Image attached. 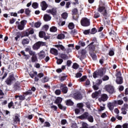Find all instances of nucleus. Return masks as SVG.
<instances>
[{
	"instance_id": "8",
	"label": "nucleus",
	"mask_w": 128,
	"mask_h": 128,
	"mask_svg": "<svg viewBox=\"0 0 128 128\" xmlns=\"http://www.w3.org/2000/svg\"><path fill=\"white\" fill-rule=\"evenodd\" d=\"M26 24V20H22L20 22V24L18 26V28L20 30H22L24 28V26Z\"/></svg>"
},
{
	"instance_id": "34",
	"label": "nucleus",
	"mask_w": 128,
	"mask_h": 128,
	"mask_svg": "<svg viewBox=\"0 0 128 128\" xmlns=\"http://www.w3.org/2000/svg\"><path fill=\"white\" fill-rule=\"evenodd\" d=\"M29 54L30 56H36V52L32 50L30 52Z\"/></svg>"
},
{
	"instance_id": "43",
	"label": "nucleus",
	"mask_w": 128,
	"mask_h": 128,
	"mask_svg": "<svg viewBox=\"0 0 128 128\" xmlns=\"http://www.w3.org/2000/svg\"><path fill=\"white\" fill-rule=\"evenodd\" d=\"M128 104H124L123 107L121 109L128 110Z\"/></svg>"
},
{
	"instance_id": "52",
	"label": "nucleus",
	"mask_w": 128,
	"mask_h": 128,
	"mask_svg": "<svg viewBox=\"0 0 128 128\" xmlns=\"http://www.w3.org/2000/svg\"><path fill=\"white\" fill-rule=\"evenodd\" d=\"M96 28H93L92 29L91 32H90V34H96Z\"/></svg>"
},
{
	"instance_id": "63",
	"label": "nucleus",
	"mask_w": 128,
	"mask_h": 128,
	"mask_svg": "<svg viewBox=\"0 0 128 128\" xmlns=\"http://www.w3.org/2000/svg\"><path fill=\"white\" fill-rule=\"evenodd\" d=\"M32 50V48H30V47H28V48H25V51H26V52H31V50Z\"/></svg>"
},
{
	"instance_id": "45",
	"label": "nucleus",
	"mask_w": 128,
	"mask_h": 128,
	"mask_svg": "<svg viewBox=\"0 0 128 128\" xmlns=\"http://www.w3.org/2000/svg\"><path fill=\"white\" fill-rule=\"evenodd\" d=\"M77 108H84V104L82 103H78L76 105Z\"/></svg>"
},
{
	"instance_id": "5",
	"label": "nucleus",
	"mask_w": 128,
	"mask_h": 128,
	"mask_svg": "<svg viewBox=\"0 0 128 128\" xmlns=\"http://www.w3.org/2000/svg\"><path fill=\"white\" fill-rule=\"evenodd\" d=\"M80 24L82 26H88L90 24V22L88 18H83L80 20Z\"/></svg>"
},
{
	"instance_id": "6",
	"label": "nucleus",
	"mask_w": 128,
	"mask_h": 128,
	"mask_svg": "<svg viewBox=\"0 0 128 128\" xmlns=\"http://www.w3.org/2000/svg\"><path fill=\"white\" fill-rule=\"evenodd\" d=\"M62 98L60 97H58L56 101H55V104H58V106L59 108H60V110H66V106H62L60 103H62Z\"/></svg>"
},
{
	"instance_id": "47",
	"label": "nucleus",
	"mask_w": 128,
	"mask_h": 128,
	"mask_svg": "<svg viewBox=\"0 0 128 128\" xmlns=\"http://www.w3.org/2000/svg\"><path fill=\"white\" fill-rule=\"evenodd\" d=\"M100 13L96 12L94 14V18H100Z\"/></svg>"
},
{
	"instance_id": "3",
	"label": "nucleus",
	"mask_w": 128,
	"mask_h": 128,
	"mask_svg": "<svg viewBox=\"0 0 128 128\" xmlns=\"http://www.w3.org/2000/svg\"><path fill=\"white\" fill-rule=\"evenodd\" d=\"M104 69H100L98 72H95L93 74V78H101L104 74Z\"/></svg>"
},
{
	"instance_id": "14",
	"label": "nucleus",
	"mask_w": 128,
	"mask_h": 128,
	"mask_svg": "<svg viewBox=\"0 0 128 128\" xmlns=\"http://www.w3.org/2000/svg\"><path fill=\"white\" fill-rule=\"evenodd\" d=\"M74 98L75 100H82V94L80 92H76L74 94Z\"/></svg>"
},
{
	"instance_id": "53",
	"label": "nucleus",
	"mask_w": 128,
	"mask_h": 128,
	"mask_svg": "<svg viewBox=\"0 0 128 128\" xmlns=\"http://www.w3.org/2000/svg\"><path fill=\"white\" fill-rule=\"evenodd\" d=\"M14 90H20V85L19 84H16L14 85Z\"/></svg>"
},
{
	"instance_id": "61",
	"label": "nucleus",
	"mask_w": 128,
	"mask_h": 128,
	"mask_svg": "<svg viewBox=\"0 0 128 128\" xmlns=\"http://www.w3.org/2000/svg\"><path fill=\"white\" fill-rule=\"evenodd\" d=\"M72 12L73 14H78V9L74 8V10H72Z\"/></svg>"
},
{
	"instance_id": "9",
	"label": "nucleus",
	"mask_w": 128,
	"mask_h": 128,
	"mask_svg": "<svg viewBox=\"0 0 128 128\" xmlns=\"http://www.w3.org/2000/svg\"><path fill=\"white\" fill-rule=\"evenodd\" d=\"M108 98V96L106 94H102L100 96V98H98V101L101 102H106Z\"/></svg>"
},
{
	"instance_id": "10",
	"label": "nucleus",
	"mask_w": 128,
	"mask_h": 128,
	"mask_svg": "<svg viewBox=\"0 0 128 128\" xmlns=\"http://www.w3.org/2000/svg\"><path fill=\"white\" fill-rule=\"evenodd\" d=\"M124 104V100H114L112 102L113 106H116L118 104L119 106H122Z\"/></svg>"
},
{
	"instance_id": "31",
	"label": "nucleus",
	"mask_w": 128,
	"mask_h": 128,
	"mask_svg": "<svg viewBox=\"0 0 128 128\" xmlns=\"http://www.w3.org/2000/svg\"><path fill=\"white\" fill-rule=\"evenodd\" d=\"M58 30V28L56 26H52L50 28V32H56Z\"/></svg>"
},
{
	"instance_id": "37",
	"label": "nucleus",
	"mask_w": 128,
	"mask_h": 128,
	"mask_svg": "<svg viewBox=\"0 0 128 128\" xmlns=\"http://www.w3.org/2000/svg\"><path fill=\"white\" fill-rule=\"evenodd\" d=\"M42 82H48V78L46 76L42 79Z\"/></svg>"
},
{
	"instance_id": "30",
	"label": "nucleus",
	"mask_w": 128,
	"mask_h": 128,
	"mask_svg": "<svg viewBox=\"0 0 128 128\" xmlns=\"http://www.w3.org/2000/svg\"><path fill=\"white\" fill-rule=\"evenodd\" d=\"M68 28L70 30H72L74 28V24L72 22H70L68 25Z\"/></svg>"
},
{
	"instance_id": "17",
	"label": "nucleus",
	"mask_w": 128,
	"mask_h": 128,
	"mask_svg": "<svg viewBox=\"0 0 128 128\" xmlns=\"http://www.w3.org/2000/svg\"><path fill=\"white\" fill-rule=\"evenodd\" d=\"M116 84H122L124 83V78L122 77H121L120 78H116Z\"/></svg>"
},
{
	"instance_id": "54",
	"label": "nucleus",
	"mask_w": 128,
	"mask_h": 128,
	"mask_svg": "<svg viewBox=\"0 0 128 128\" xmlns=\"http://www.w3.org/2000/svg\"><path fill=\"white\" fill-rule=\"evenodd\" d=\"M48 25H44V26H43L42 27V30H48Z\"/></svg>"
},
{
	"instance_id": "62",
	"label": "nucleus",
	"mask_w": 128,
	"mask_h": 128,
	"mask_svg": "<svg viewBox=\"0 0 128 128\" xmlns=\"http://www.w3.org/2000/svg\"><path fill=\"white\" fill-rule=\"evenodd\" d=\"M90 30H84L83 32V34H90Z\"/></svg>"
},
{
	"instance_id": "58",
	"label": "nucleus",
	"mask_w": 128,
	"mask_h": 128,
	"mask_svg": "<svg viewBox=\"0 0 128 128\" xmlns=\"http://www.w3.org/2000/svg\"><path fill=\"white\" fill-rule=\"evenodd\" d=\"M79 44L80 46H86V43L82 41H80Z\"/></svg>"
},
{
	"instance_id": "35",
	"label": "nucleus",
	"mask_w": 128,
	"mask_h": 128,
	"mask_svg": "<svg viewBox=\"0 0 128 128\" xmlns=\"http://www.w3.org/2000/svg\"><path fill=\"white\" fill-rule=\"evenodd\" d=\"M108 108L109 110L112 112V103L109 102L108 104Z\"/></svg>"
},
{
	"instance_id": "64",
	"label": "nucleus",
	"mask_w": 128,
	"mask_h": 128,
	"mask_svg": "<svg viewBox=\"0 0 128 128\" xmlns=\"http://www.w3.org/2000/svg\"><path fill=\"white\" fill-rule=\"evenodd\" d=\"M122 128H128V123H125L122 125Z\"/></svg>"
},
{
	"instance_id": "25",
	"label": "nucleus",
	"mask_w": 128,
	"mask_h": 128,
	"mask_svg": "<svg viewBox=\"0 0 128 128\" xmlns=\"http://www.w3.org/2000/svg\"><path fill=\"white\" fill-rule=\"evenodd\" d=\"M31 62H38V56H36H36H32Z\"/></svg>"
},
{
	"instance_id": "29",
	"label": "nucleus",
	"mask_w": 128,
	"mask_h": 128,
	"mask_svg": "<svg viewBox=\"0 0 128 128\" xmlns=\"http://www.w3.org/2000/svg\"><path fill=\"white\" fill-rule=\"evenodd\" d=\"M66 106H74V102L72 100H67L66 102Z\"/></svg>"
},
{
	"instance_id": "23",
	"label": "nucleus",
	"mask_w": 128,
	"mask_h": 128,
	"mask_svg": "<svg viewBox=\"0 0 128 128\" xmlns=\"http://www.w3.org/2000/svg\"><path fill=\"white\" fill-rule=\"evenodd\" d=\"M22 42L23 46H26V44H30V40H28V38L23 39Z\"/></svg>"
},
{
	"instance_id": "40",
	"label": "nucleus",
	"mask_w": 128,
	"mask_h": 128,
	"mask_svg": "<svg viewBox=\"0 0 128 128\" xmlns=\"http://www.w3.org/2000/svg\"><path fill=\"white\" fill-rule=\"evenodd\" d=\"M87 77L86 76H82L80 79H79L80 82H84L86 80Z\"/></svg>"
},
{
	"instance_id": "50",
	"label": "nucleus",
	"mask_w": 128,
	"mask_h": 128,
	"mask_svg": "<svg viewBox=\"0 0 128 128\" xmlns=\"http://www.w3.org/2000/svg\"><path fill=\"white\" fill-rule=\"evenodd\" d=\"M118 90H119V91L122 92V90H124V86L122 85L119 86Z\"/></svg>"
},
{
	"instance_id": "18",
	"label": "nucleus",
	"mask_w": 128,
	"mask_h": 128,
	"mask_svg": "<svg viewBox=\"0 0 128 128\" xmlns=\"http://www.w3.org/2000/svg\"><path fill=\"white\" fill-rule=\"evenodd\" d=\"M38 56L40 60H42V58H46V54L44 50L40 51L38 54Z\"/></svg>"
},
{
	"instance_id": "60",
	"label": "nucleus",
	"mask_w": 128,
	"mask_h": 128,
	"mask_svg": "<svg viewBox=\"0 0 128 128\" xmlns=\"http://www.w3.org/2000/svg\"><path fill=\"white\" fill-rule=\"evenodd\" d=\"M82 76V73H80V72H78V73L76 74V78H80V76Z\"/></svg>"
},
{
	"instance_id": "2",
	"label": "nucleus",
	"mask_w": 128,
	"mask_h": 128,
	"mask_svg": "<svg viewBox=\"0 0 128 128\" xmlns=\"http://www.w3.org/2000/svg\"><path fill=\"white\" fill-rule=\"evenodd\" d=\"M98 12L102 14L104 16H106L108 13L106 12V6L104 4H100L98 6Z\"/></svg>"
},
{
	"instance_id": "12",
	"label": "nucleus",
	"mask_w": 128,
	"mask_h": 128,
	"mask_svg": "<svg viewBox=\"0 0 128 128\" xmlns=\"http://www.w3.org/2000/svg\"><path fill=\"white\" fill-rule=\"evenodd\" d=\"M60 88L62 90V92H64V94H66V92H68V87L66 86L63 84H60Z\"/></svg>"
},
{
	"instance_id": "24",
	"label": "nucleus",
	"mask_w": 128,
	"mask_h": 128,
	"mask_svg": "<svg viewBox=\"0 0 128 128\" xmlns=\"http://www.w3.org/2000/svg\"><path fill=\"white\" fill-rule=\"evenodd\" d=\"M90 54L93 60H96L98 57L96 56V54H94V52H90Z\"/></svg>"
},
{
	"instance_id": "15",
	"label": "nucleus",
	"mask_w": 128,
	"mask_h": 128,
	"mask_svg": "<svg viewBox=\"0 0 128 128\" xmlns=\"http://www.w3.org/2000/svg\"><path fill=\"white\" fill-rule=\"evenodd\" d=\"M100 90L96 92H95L92 93V98H98V97L100 96Z\"/></svg>"
},
{
	"instance_id": "59",
	"label": "nucleus",
	"mask_w": 128,
	"mask_h": 128,
	"mask_svg": "<svg viewBox=\"0 0 128 128\" xmlns=\"http://www.w3.org/2000/svg\"><path fill=\"white\" fill-rule=\"evenodd\" d=\"M74 110L76 114H78L80 112V110L78 108H76Z\"/></svg>"
},
{
	"instance_id": "26",
	"label": "nucleus",
	"mask_w": 128,
	"mask_h": 128,
	"mask_svg": "<svg viewBox=\"0 0 128 128\" xmlns=\"http://www.w3.org/2000/svg\"><path fill=\"white\" fill-rule=\"evenodd\" d=\"M60 58H62V60H68V56L64 54H60Z\"/></svg>"
},
{
	"instance_id": "11",
	"label": "nucleus",
	"mask_w": 128,
	"mask_h": 128,
	"mask_svg": "<svg viewBox=\"0 0 128 128\" xmlns=\"http://www.w3.org/2000/svg\"><path fill=\"white\" fill-rule=\"evenodd\" d=\"M40 6L42 8V10H46V8H48V4H46V2L45 1H43L41 2L40 3Z\"/></svg>"
},
{
	"instance_id": "33",
	"label": "nucleus",
	"mask_w": 128,
	"mask_h": 128,
	"mask_svg": "<svg viewBox=\"0 0 128 128\" xmlns=\"http://www.w3.org/2000/svg\"><path fill=\"white\" fill-rule=\"evenodd\" d=\"M92 88L94 90H98V84H94V82H93Z\"/></svg>"
},
{
	"instance_id": "42",
	"label": "nucleus",
	"mask_w": 128,
	"mask_h": 128,
	"mask_svg": "<svg viewBox=\"0 0 128 128\" xmlns=\"http://www.w3.org/2000/svg\"><path fill=\"white\" fill-rule=\"evenodd\" d=\"M30 34L28 33V30L23 32L24 36H28Z\"/></svg>"
},
{
	"instance_id": "13",
	"label": "nucleus",
	"mask_w": 128,
	"mask_h": 128,
	"mask_svg": "<svg viewBox=\"0 0 128 128\" xmlns=\"http://www.w3.org/2000/svg\"><path fill=\"white\" fill-rule=\"evenodd\" d=\"M105 88L106 92H108L110 94H112V85H106Z\"/></svg>"
},
{
	"instance_id": "27",
	"label": "nucleus",
	"mask_w": 128,
	"mask_h": 128,
	"mask_svg": "<svg viewBox=\"0 0 128 128\" xmlns=\"http://www.w3.org/2000/svg\"><path fill=\"white\" fill-rule=\"evenodd\" d=\"M58 40H64L66 38L64 34H59L57 36Z\"/></svg>"
},
{
	"instance_id": "20",
	"label": "nucleus",
	"mask_w": 128,
	"mask_h": 128,
	"mask_svg": "<svg viewBox=\"0 0 128 128\" xmlns=\"http://www.w3.org/2000/svg\"><path fill=\"white\" fill-rule=\"evenodd\" d=\"M92 44H94V42H91L88 46L90 52H94V46Z\"/></svg>"
},
{
	"instance_id": "51",
	"label": "nucleus",
	"mask_w": 128,
	"mask_h": 128,
	"mask_svg": "<svg viewBox=\"0 0 128 128\" xmlns=\"http://www.w3.org/2000/svg\"><path fill=\"white\" fill-rule=\"evenodd\" d=\"M29 34H34V29H28Z\"/></svg>"
},
{
	"instance_id": "41",
	"label": "nucleus",
	"mask_w": 128,
	"mask_h": 128,
	"mask_svg": "<svg viewBox=\"0 0 128 128\" xmlns=\"http://www.w3.org/2000/svg\"><path fill=\"white\" fill-rule=\"evenodd\" d=\"M72 68L74 70H78V64L76 63H74L73 64Z\"/></svg>"
},
{
	"instance_id": "4",
	"label": "nucleus",
	"mask_w": 128,
	"mask_h": 128,
	"mask_svg": "<svg viewBox=\"0 0 128 128\" xmlns=\"http://www.w3.org/2000/svg\"><path fill=\"white\" fill-rule=\"evenodd\" d=\"M45 44L46 43H44V42L39 41L34 44L32 48L34 50H38L40 46H44Z\"/></svg>"
},
{
	"instance_id": "57",
	"label": "nucleus",
	"mask_w": 128,
	"mask_h": 128,
	"mask_svg": "<svg viewBox=\"0 0 128 128\" xmlns=\"http://www.w3.org/2000/svg\"><path fill=\"white\" fill-rule=\"evenodd\" d=\"M61 92H62L60 90H57L55 91V94L57 96H60V94Z\"/></svg>"
},
{
	"instance_id": "44",
	"label": "nucleus",
	"mask_w": 128,
	"mask_h": 128,
	"mask_svg": "<svg viewBox=\"0 0 128 128\" xmlns=\"http://www.w3.org/2000/svg\"><path fill=\"white\" fill-rule=\"evenodd\" d=\"M62 18H64V20H66V18H68V13L64 12L62 14Z\"/></svg>"
},
{
	"instance_id": "16",
	"label": "nucleus",
	"mask_w": 128,
	"mask_h": 128,
	"mask_svg": "<svg viewBox=\"0 0 128 128\" xmlns=\"http://www.w3.org/2000/svg\"><path fill=\"white\" fill-rule=\"evenodd\" d=\"M46 12L51 14L53 16H54L56 12V8H52V10H46Z\"/></svg>"
},
{
	"instance_id": "55",
	"label": "nucleus",
	"mask_w": 128,
	"mask_h": 128,
	"mask_svg": "<svg viewBox=\"0 0 128 128\" xmlns=\"http://www.w3.org/2000/svg\"><path fill=\"white\" fill-rule=\"evenodd\" d=\"M44 126H46L47 128H50V124L48 122H45Z\"/></svg>"
},
{
	"instance_id": "39",
	"label": "nucleus",
	"mask_w": 128,
	"mask_h": 128,
	"mask_svg": "<svg viewBox=\"0 0 128 128\" xmlns=\"http://www.w3.org/2000/svg\"><path fill=\"white\" fill-rule=\"evenodd\" d=\"M14 121L15 122H20V118H18V116H16L14 119Z\"/></svg>"
},
{
	"instance_id": "19",
	"label": "nucleus",
	"mask_w": 128,
	"mask_h": 128,
	"mask_svg": "<svg viewBox=\"0 0 128 128\" xmlns=\"http://www.w3.org/2000/svg\"><path fill=\"white\" fill-rule=\"evenodd\" d=\"M50 54H54V56H58V50L52 48L50 50Z\"/></svg>"
},
{
	"instance_id": "7",
	"label": "nucleus",
	"mask_w": 128,
	"mask_h": 128,
	"mask_svg": "<svg viewBox=\"0 0 128 128\" xmlns=\"http://www.w3.org/2000/svg\"><path fill=\"white\" fill-rule=\"evenodd\" d=\"M14 80V74H10L8 78L6 79V80L5 81V82H6V84L8 86H10L12 84V82Z\"/></svg>"
},
{
	"instance_id": "38",
	"label": "nucleus",
	"mask_w": 128,
	"mask_h": 128,
	"mask_svg": "<svg viewBox=\"0 0 128 128\" xmlns=\"http://www.w3.org/2000/svg\"><path fill=\"white\" fill-rule=\"evenodd\" d=\"M30 10L29 8H26L25 10V13L26 16H30Z\"/></svg>"
},
{
	"instance_id": "1",
	"label": "nucleus",
	"mask_w": 128,
	"mask_h": 128,
	"mask_svg": "<svg viewBox=\"0 0 128 128\" xmlns=\"http://www.w3.org/2000/svg\"><path fill=\"white\" fill-rule=\"evenodd\" d=\"M80 120H87L90 122H94V117L88 112H84L78 117Z\"/></svg>"
},
{
	"instance_id": "28",
	"label": "nucleus",
	"mask_w": 128,
	"mask_h": 128,
	"mask_svg": "<svg viewBox=\"0 0 128 128\" xmlns=\"http://www.w3.org/2000/svg\"><path fill=\"white\" fill-rule=\"evenodd\" d=\"M45 36H46V32L44 31H41L39 32L40 38H44Z\"/></svg>"
},
{
	"instance_id": "21",
	"label": "nucleus",
	"mask_w": 128,
	"mask_h": 128,
	"mask_svg": "<svg viewBox=\"0 0 128 128\" xmlns=\"http://www.w3.org/2000/svg\"><path fill=\"white\" fill-rule=\"evenodd\" d=\"M55 46L56 48H58L59 50H60V48L63 52H66V50L64 46L62 45H61V44L55 45Z\"/></svg>"
},
{
	"instance_id": "46",
	"label": "nucleus",
	"mask_w": 128,
	"mask_h": 128,
	"mask_svg": "<svg viewBox=\"0 0 128 128\" xmlns=\"http://www.w3.org/2000/svg\"><path fill=\"white\" fill-rule=\"evenodd\" d=\"M64 62V60H62V59H58V60H56V63L58 64H62V62Z\"/></svg>"
},
{
	"instance_id": "22",
	"label": "nucleus",
	"mask_w": 128,
	"mask_h": 128,
	"mask_svg": "<svg viewBox=\"0 0 128 128\" xmlns=\"http://www.w3.org/2000/svg\"><path fill=\"white\" fill-rule=\"evenodd\" d=\"M44 20L45 22H48L50 20H52V17L50 15L46 14L44 16Z\"/></svg>"
},
{
	"instance_id": "32",
	"label": "nucleus",
	"mask_w": 128,
	"mask_h": 128,
	"mask_svg": "<svg viewBox=\"0 0 128 128\" xmlns=\"http://www.w3.org/2000/svg\"><path fill=\"white\" fill-rule=\"evenodd\" d=\"M32 8H38V4L36 2L32 3Z\"/></svg>"
},
{
	"instance_id": "49",
	"label": "nucleus",
	"mask_w": 128,
	"mask_h": 128,
	"mask_svg": "<svg viewBox=\"0 0 128 128\" xmlns=\"http://www.w3.org/2000/svg\"><path fill=\"white\" fill-rule=\"evenodd\" d=\"M110 78L108 76H104L102 78V80H104V82L106 80H108Z\"/></svg>"
},
{
	"instance_id": "36",
	"label": "nucleus",
	"mask_w": 128,
	"mask_h": 128,
	"mask_svg": "<svg viewBox=\"0 0 128 128\" xmlns=\"http://www.w3.org/2000/svg\"><path fill=\"white\" fill-rule=\"evenodd\" d=\"M116 78H122V72H118L116 74Z\"/></svg>"
},
{
	"instance_id": "56",
	"label": "nucleus",
	"mask_w": 128,
	"mask_h": 128,
	"mask_svg": "<svg viewBox=\"0 0 128 128\" xmlns=\"http://www.w3.org/2000/svg\"><path fill=\"white\" fill-rule=\"evenodd\" d=\"M40 22H36L34 24L35 28H40Z\"/></svg>"
},
{
	"instance_id": "48",
	"label": "nucleus",
	"mask_w": 128,
	"mask_h": 128,
	"mask_svg": "<svg viewBox=\"0 0 128 128\" xmlns=\"http://www.w3.org/2000/svg\"><path fill=\"white\" fill-rule=\"evenodd\" d=\"M24 94H26V96H30V94H32V90H29L27 92H26L24 93Z\"/></svg>"
}]
</instances>
